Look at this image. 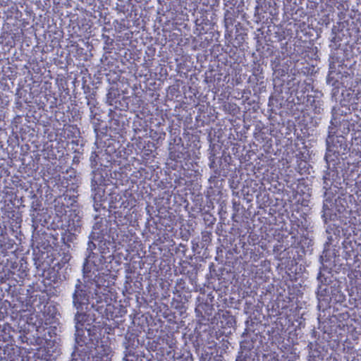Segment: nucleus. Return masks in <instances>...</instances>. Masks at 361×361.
<instances>
[{"label": "nucleus", "instance_id": "nucleus-1", "mask_svg": "<svg viewBox=\"0 0 361 361\" xmlns=\"http://www.w3.org/2000/svg\"><path fill=\"white\" fill-rule=\"evenodd\" d=\"M73 305L78 310L76 317L80 314L84 310L83 306L87 305L89 296L86 290L82 289L80 286H76L75 293H73Z\"/></svg>", "mask_w": 361, "mask_h": 361}, {"label": "nucleus", "instance_id": "nucleus-2", "mask_svg": "<svg viewBox=\"0 0 361 361\" xmlns=\"http://www.w3.org/2000/svg\"><path fill=\"white\" fill-rule=\"evenodd\" d=\"M343 99L341 101L343 106H354L357 104L360 92H355L350 89L345 90L341 93Z\"/></svg>", "mask_w": 361, "mask_h": 361}, {"label": "nucleus", "instance_id": "nucleus-3", "mask_svg": "<svg viewBox=\"0 0 361 361\" xmlns=\"http://www.w3.org/2000/svg\"><path fill=\"white\" fill-rule=\"evenodd\" d=\"M330 176H331V173H327L326 176H324V188L327 190L329 188H331V185L332 184V183L331 182L330 180Z\"/></svg>", "mask_w": 361, "mask_h": 361}, {"label": "nucleus", "instance_id": "nucleus-4", "mask_svg": "<svg viewBox=\"0 0 361 361\" xmlns=\"http://www.w3.org/2000/svg\"><path fill=\"white\" fill-rule=\"evenodd\" d=\"M335 69H336V63L334 61H332L330 64V71H329V74L328 80H329L330 78L333 79L334 78L333 74L335 73Z\"/></svg>", "mask_w": 361, "mask_h": 361}, {"label": "nucleus", "instance_id": "nucleus-5", "mask_svg": "<svg viewBox=\"0 0 361 361\" xmlns=\"http://www.w3.org/2000/svg\"><path fill=\"white\" fill-rule=\"evenodd\" d=\"M114 99V94H113L111 92H109L106 94V102L109 105H113Z\"/></svg>", "mask_w": 361, "mask_h": 361}, {"label": "nucleus", "instance_id": "nucleus-6", "mask_svg": "<svg viewBox=\"0 0 361 361\" xmlns=\"http://www.w3.org/2000/svg\"><path fill=\"white\" fill-rule=\"evenodd\" d=\"M323 209H324V216L325 215H330V212H329V206H328V202H324V206H323Z\"/></svg>", "mask_w": 361, "mask_h": 361}, {"label": "nucleus", "instance_id": "nucleus-7", "mask_svg": "<svg viewBox=\"0 0 361 361\" xmlns=\"http://www.w3.org/2000/svg\"><path fill=\"white\" fill-rule=\"evenodd\" d=\"M110 351H111V350H110V349H109V348H107L106 349H104V355H106V356H108V355H109V353H110Z\"/></svg>", "mask_w": 361, "mask_h": 361}, {"label": "nucleus", "instance_id": "nucleus-8", "mask_svg": "<svg viewBox=\"0 0 361 361\" xmlns=\"http://www.w3.org/2000/svg\"><path fill=\"white\" fill-rule=\"evenodd\" d=\"M339 48H340V47H336V51L340 50V49H339Z\"/></svg>", "mask_w": 361, "mask_h": 361}, {"label": "nucleus", "instance_id": "nucleus-9", "mask_svg": "<svg viewBox=\"0 0 361 361\" xmlns=\"http://www.w3.org/2000/svg\"><path fill=\"white\" fill-rule=\"evenodd\" d=\"M235 361H243V360L240 358H237Z\"/></svg>", "mask_w": 361, "mask_h": 361}]
</instances>
